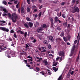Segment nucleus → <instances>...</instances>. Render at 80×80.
Here are the masks:
<instances>
[{"mask_svg":"<svg viewBox=\"0 0 80 80\" xmlns=\"http://www.w3.org/2000/svg\"><path fill=\"white\" fill-rule=\"evenodd\" d=\"M18 2V1H15L14 2V3L15 4H17Z\"/></svg>","mask_w":80,"mask_h":80,"instance_id":"obj_61","label":"nucleus"},{"mask_svg":"<svg viewBox=\"0 0 80 80\" xmlns=\"http://www.w3.org/2000/svg\"><path fill=\"white\" fill-rule=\"evenodd\" d=\"M73 53H74V51L72 50L71 54L70 55V57L72 56V55H73Z\"/></svg>","mask_w":80,"mask_h":80,"instance_id":"obj_19","label":"nucleus"},{"mask_svg":"<svg viewBox=\"0 0 80 80\" xmlns=\"http://www.w3.org/2000/svg\"><path fill=\"white\" fill-rule=\"evenodd\" d=\"M26 20H27V21H28L29 22H30V21H31V19H30V18L28 17L27 18Z\"/></svg>","mask_w":80,"mask_h":80,"instance_id":"obj_30","label":"nucleus"},{"mask_svg":"<svg viewBox=\"0 0 80 80\" xmlns=\"http://www.w3.org/2000/svg\"><path fill=\"white\" fill-rule=\"evenodd\" d=\"M56 67H57V68H56ZM53 70H54V71H55V72H57L58 70V66H56V67H53L52 68Z\"/></svg>","mask_w":80,"mask_h":80,"instance_id":"obj_6","label":"nucleus"},{"mask_svg":"<svg viewBox=\"0 0 80 80\" xmlns=\"http://www.w3.org/2000/svg\"><path fill=\"white\" fill-rule=\"evenodd\" d=\"M37 30L38 33H39L40 32H42L43 31V27H40L37 28Z\"/></svg>","mask_w":80,"mask_h":80,"instance_id":"obj_4","label":"nucleus"},{"mask_svg":"<svg viewBox=\"0 0 80 80\" xmlns=\"http://www.w3.org/2000/svg\"><path fill=\"white\" fill-rule=\"evenodd\" d=\"M62 17L64 18H66V16H65V14L64 13L62 14Z\"/></svg>","mask_w":80,"mask_h":80,"instance_id":"obj_36","label":"nucleus"},{"mask_svg":"<svg viewBox=\"0 0 80 80\" xmlns=\"http://www.w3.org/2000/svg\"><path fill=\"white\" fill-rule=\"evenodd\" d=\"M65 3H66L65 2H62L61 3V6H63V5L65 4Z\"/></svg>","mask_w":80,"mask_h":80,"instance_id":"obj_24","label":"nucleus"},{"mask_svg":"<svg viewBox=\"0 0 80 80\" xmlns=\"http://www.w3.org/2000/svg\"><path fill=\"white\" fill-rule=\"evenodd\" d=\"M0 23H6V21H4V20H2L0 21Z\"/></svg>","mask_w":80,"mask_h":80,"instance_id":"obj_33","label":"nucleus"},{"mask_svg":"<svg viewBox=\"0 0 80 80\" xmlns=\"http://www.w3.org/2000/svg\"><path fill=\"white\" fill-rule=\"evenodd\" d=\"M43 43H45V44L48 45V42L47 40H44L43 42Z\"/></svg>","mask_w":80,"mask_h":80,"instance_id":"obj_29","label":"nucleus"},{"mask_svg":"<svg viewBox=\"0 0 80 80\" xmlns=\"http://www.w3.org/2000/svg\"><path fill=\"white\" fill-rule=\"evenodd\" d=\"M39 22H37L36 24V25L35 26V27H38V26L39 25Z\"/></svg>","mask_w":80,"mask_h":80,"instance_id":"obj_22","label":"nucleus"},{"mask_svg":"<svg viewBox=\"0 0 80 80\" xmlns=\"http://www.w3.org/2000/svg\"><path fill=\"white\" fill-rule=\"evenodd\" d=\"M51 23V27L52 28H53V26L54 25V23H53V22H52Z\"/></svg>","mask_w":80,"mask_h":80,"instance_id":"obj_23","label":"nucleus"},{"mask_svg":"<svg viewBox=\"0 0 80 80\" xmlns=\"http://www.w3.org/2000/svg\"><path fill=\"white\" fill-rule=\"evenodd\" d=\"M63 25H64V26H65L66 27H67V22H64L63 23Z\"/></svg>","mask_w":80,"mask_h":80,"instance_id":"obj_26","label":"nucleus"},{"mask_svg":"<svg viewBox=\"0 0 80 80\" xmlns=\"http://www.w3.org/2000/svg\"><path fill=\"white\" fill-rule=\"evenodd\" d=\"M11 17H12L11 18V19L12 20V22L13 23H15V22H17V20L18 18V16H17V13H12Z\"/></svg>","mask_w":80,"mask_h":80,"instance_id":"obj_1","label":"nucleus"},{"mask_svg":"<svg viewBox=\"0 0 80 80\" xmlns=\"http://www.w3.org/2000/svg\"><path fill=\"white\" fill-rule=\"evenodd\" d=\"M59 59H60V57H58L56 59V61H58V60Z\"/></svg>","mask_w":80,"mask_h":80,"instance_id":"obj_56","label":"nucleus"},{"mask_svg":"<svg viewBox=\"0 0 80 80\" xmlns=\"http://www.w3.org/2000/svg\"><path fill=\"white\" fill-rule=\"evenodd\" d=\"M2 4L5 5H6L7 4V2H6L5 1H2Z\"/></svg>","mask_w":80,"mask_h":80,"instance_id":"obj_21","label":"nucleus"},{"mask_svg":"<svg viewBox=\"0 0 80 80\" xmlns=\"http://www.w3.org/2000/svg\"><path fill=\"white\" fill-rule=\"evenodd\" d=\"M63 39L65 42H67V38L65 37H64L63 38Z\"/></svg>","mask_w":80,"mask_h":80,"instance_id":"obj_46","label":"nucleus"},{"mask_svg":"<svg viewBox=\"0 0 80 80\" xmlns=\"http://www.w3.org/2000/svg\"><path fill=\"white\" fill-rule=\"evenodd\" d=\"M57 29L58 30H59V31L61 30V28L59 27H57Z\"/></svg>","mask_w":80,"mask_h":80,"instance_id":"obj_37","label":"nucleus"},{"mask_svg":"<svg viewBox=\"0 0 80 80\" xmlns=\"http://www.w3.org/2000/svg\"><path fill=\"white\" fill-rule=\"evenodd\" d=\"M13 37H14L15 38H17V35H16V33L14 34Z\"/></svg>","mask_w":80,"mask_h":80,"instance_id":"obj_51","label":"nucleus"},{"mask_svg":"<svg viewBox=\"0 0 80 80\" xmlns=\"http://www.w3.org/2000/svg\"><path fill=\"white\" fill-rule=\"evenodd\" d=\"M27 12H30V8L29 7H28L27 8Z\"/></svg>","mask_w":80,"mask_h":80,"instance_id":"obj_20","label":"nucleus"},{"mask_svg":"<svg viewBox=\"0 0 80 80\" xmlns=\"http://www.w3.org/2000/svg\"><path fill=\"white\" fill-rule=\"evenodd\" d=\"M75 45H74L72 47V50L74 51V50H75Z\"/></svg>","mask_w":80,"mask_h":80,"instance_id":"obj_43","label":"nucleus"},{"mask_svg":"<svg viewBox=\"0 0 80 80\" xmlns=\"http://www.w3.org/2000/svg\"><path fill=\"white\" fill-rule=\"evenodd\" d=\"M11 57H15L16 56H15V53L14 52H11Z\"/></svg>","mask_w":80,"mask_h":80,"instance_id":"obj_11","label":"nucleus"},{"mask_svg":"<svg viewBox=\"0 0 80 80\" xmlns=\"http://www.w3.org/2000/svg\"><path fill=\"white\" fill-rule=\"evenodd\" d=\"M49 39L50 41L51 42H53V37L52 36H49Z\"/></svg>","mask_w":80,"mask_h":80,"instance_id":"obj_13","label":"nucleus"},{"mask_svg":"<svg viewBox=\"0 0 80 80\" xmlns=\"http://www.w3.org/2000/svg\"><path fill=\"white\" fill-rule=\"evenodd\" d=\"M2 46V48H7V46H5V44H3V45Z\"/></svg>","mask_w":80,"mask_h":80,"instance_id":"obj_44","label":"nucleus"},{"mask_svg":"<svg viewBox=\"0 0 80 80\" xmlns=\"http://www.w3.org/2000/svg\"><path fill=\"white\" fill-rule=\"evenodd\" d=\"M67 28H70V24H68Z\"/></svg>","mask_w":80,"mask_h":80,"instance_id":"obj_52","label":"nucleus"},{"mask_svg":"<svg viewBox=\"0 0 80 80\" xmlns=\"http://www.w3.org/2000/svg\"><path fill=\"white\" fill-rule=\"evenodd\" d=\"M0 30H2L3 31H5V32H8L9 30L8 29H7L5 28H3L2 27H0Z\"/></svg>","mask_w":80,"mask_h":80,"instance_id":"obj_3","label":"nucleus"},{"mask_svg":"<svg viewBox=\"0 0 80 80\" xmlns=\"http://www.w3.org/2000/svg\"><path fill=\"white\" fill-rule=\"evenodd\" d=\"M39 38L40 40H41V39H42V37L41 36H39Z\"/></svg>","mask_w":80,"mask_h":80,"instance_id":"obj_64","label":"nucleus"},{"mask_svg":"<svg viewBox=\"0 0 80 80\" xmlns=\"http://www.w3.org/2000/svg\"><path fill=\"white\" fill-rule=\"evenodd\" d=\"M78 60H79V56H78L76 58V62H78Z\"/></svg>","mask_w":80,"mask_h":80,"instance_id":"obj_39","label":"nucleus"},{"mask_svg":"<svg viewBox=\"0 0 80 80\" xmlns=\"http://www.w3.org/2000/svg\"><path fill=\"white\" fill-rule=\"evenodd\" d=\"M26 48H29V46H28V45L27 44H26Z\"/></svg>","mask_w":80,"mask_h":80,"instance_id":"obj_48","label":"nucleus"},{"mask_svg":"<svg viewBox=\"0 0 80 80\" xmlns=\"http://www.w3.org/2000/svg\"><path fill=\"white\" fill-rule=\"evenodd\" d=\"M7 54H8V53H6L5 54L6 56H7V57H8V58H11V56H9V55L7 56Z\"/></svg>","mask_w":80,"mask_h":80,"instance_id":"obj_45","label":"nucleus"},{"mask_svg":"<svg viewBox=\"0 0 80 80\" xmlns=\"http://www.w3.org/2000/svg\"><path fill=\"white\" fill-rule=\"evenodd\" d=\"M75 12L78 13L80 12V9L78 7H74V9L72 10V13H75Z\"/></svg>","mask_w":80,"mask_h":80,"instance_id":"obj_2","label":"nucleus"},{"mask_svg":"<svg viewBox=\"0 0 80 80\" xmlns=\"http://www.w3.org/2000/svg\"><path fill=\"white\" fill-rule=\"evenodd\" d=\"M28 4H30V0H27Z\"/></svg>","mask_w":80,"mask_h":80,"instance_id":"obj_57","label":"nucleus"},{"mask_svg":"<svg viewBox=\"0 0 80 80\" xmlns=\"http://www.w3.org/2000/svg\"><path fill=\"white\" fill-rule=\"evenodd\" d=\"M53 64L52 66L54 67L55 66H57V64H58V62H55V61H54L53 62Z\"/></svg>","mask_w":80,"mask_h":80,"instance_id":"obj_14","label":"nucleus"},{"mask_svg":"<svg viewBox=\"0 0 80 80\" xmlns=\"http://www.w3.org/2000/svg\"><path fill=\"white\" fill-rule=\"evenodd\" d=\"M43 63H44L45 65H48V62L46 59H44L43 61Z\"/></svg>","mask_w":80,"mask_h":80,"instance_id":"obj_10","label":"nucleus"},{"mask_svg":"<svg viewBox=\"0 0 80 80\" xmlns=\"http://www.w3.org/2000/svg\"><path fill=\"white\" fill-rule=\"evenodd\" d=\"M64 52H65L64 51H60L58 53L59 55L61 57H63L64 56Z\"/></svg>","mask_w":80,"mask_h":80,"instance_id":"obj_5","label":"nucleus"},{"mask_svg":"<svg viewBox=\"0 0 80 80\" xmlns=\"http://www.w3.org/2000/svg\"><path fill=\"white\" fill-rule=\"evenodd\" d=\"M37 12V9H35L33 11V13H36V12Z\"/></svg>","mask_w":80,"mask_h":80,"instance_id":"obj_50","label":"nucleus"},{"mask_svg":"<svg viewBox=\"0 0 80 80\" xmlns=\"http://www.w3.org/2000/svg\"><path fill=\"white\" fill-rule=\"evenodd\" d=\"M28 25L30 27L32 28L33 27V22H29L28 23Z\"/></svg>","mask_w":80,"mask_h":80,"instance_id":"obj_9","label":"nucleus"},{"mask_svg":"<svg viewBox=\"0 0 80 80\" xmlns=\"http://www.w3.org/2000/svg\"><path fill=\"white\" fill-rule=\"evenodd\" d=\"M60 41H62V39L61 38H57L56 39V42H60Z\"/></svg>","mask_w":80,"mask_h":80,"instance_id":"obj_15","label":"nucleus"},{"mask_svg":"<svg viewBox=\"0 0 80 80\" xmlns=\"http://www.w3.org/2000/svg\"><path fill=\"white\" fill-rule=\"evenodd\" d=\"M27 44L29 45V47H32V45L30 43H27Z\"/></svg>","mask_w":80,"mask_h":80,"instance_id":"obj_53","label":"nucleus"},{"mask_svg":"<svg viewBox=\"0 0 80 80\" xmlns=\"http://www.w3.org/2000/svg\"><path fill=\"white\" fill-rule=\"evenodd\" d=\"M50 21H51V22H53V19L52 18H51L50 19Z\"/></svg>","mask_w":80,"mask_h":80,"instance_id":"obj_59","label":"nucleus"},{"mask_svg":"<svg viewBox=\"0 0 80 80\" xmlns=\"http://www.w3.org/2000/svg\"><path fill=\"white\" fill-rule=\"evenodd\" d=\"M75 2H76V0H72V3L73 5L75 4Z\"/></svg>","mask_w":80,"mask_h":80,"instance_id":"obj_34","label":"nucleus"},{"mask_svg":"<svg viewBox=\"0 0 80 80\" xmlns=\"http://www.w3.org/2000/svg\"><path fill=\"white\" fill-rule=\"evenodd\" d=\"M24 26L26 27V28H28L29 27L28 26V25H27V23H25L24 24Z\"/></svg>","mask_w":80,"mask_h":80,"instance_id":"obj_32","label":"nucleus"},{"mask_svg":"<svg viewBox=\"0 0 80 80\" xmlns=\"http://www.w3.org/2000/svg\"><path fill=\"white\" fill-rule=\"evenodd\" d=\"M64 36V33L63 32H62L60 36H61V37H63V36Z\"/></svg>","mask_w":80,"mask_h":80,"instance_id":"obj_31","label":"nucleus"},{"mask_svg":"<svg viewBox=\"0 0 80 80\" xmlns=\"http://www.w3.org/2000/svg\"><path fill=\"white\" fill-rule=\"evenodd\" d=\"M27 32H25L24 33V37L25 38L27 36Z\"/></svg>","mask_w":80,"mask_h":80,"instance_id":"obj_55","label":"nucleus"},{"mask_svg":"<svg viewBox=\"0 0 80 80\" xmlns=\"http://www.w3.org/2000/svg\"><path fill=\"white\" fill-rule=\"evenodd\" d=\"M5 9V8L2 6H0V10L1 11H3V10Z\"/></svg>","mask_w":80,"mask_h":80,"instance_id":"obj_18","label":"nucleus"},{"mask_svg":"<svg viewBox=\"0 0 80 80\" xmlns=\"http://www.w3.org/2000/svg\"><path fill=\"white\" fill-rule=\"evenodd\" d=\"M11 33H13L14 32V31H13V30H12L11 31V32H10Z\"/></svg>","mask_w":80,"mask_h":80,"instance_id":"obj_62","label":"nucleus"},{"mask_svg":"<svg viewBox=\"0 0 80 80\" xmlns=\"http://www.w3.org/2000/svg\"><path fill=\"white\" fill-rule=\"evenodd\" d=\"M70 73L68 72V73L67 78H68L70 77Z\"/></svg>","mask_w":80,"mask_h":80,"instance_id":"obj_35","label":"nucleus"},{"mask_svg":"<svg viewBox=\"0 0 80 80\" xmlns=\"http://www.w3.org/2000/svg\"><path fill=\"white\" fill-rule=\"evenodd\" d=\"M3 16L4 17H5V16H7V14H6V13H3L2 14Z\"/></svg>","mask_w":80,"mask_h":80,"instance_id":"obj_58","label":"nucleus"},{"mask_svg":"<svg viewBox=\"0 0 80 80\" xmlns=\"http://www.w3.org/2000/svg\"><path fill=\"white\" fill-rule=\"evenodd\" d=\"M28 60L29 62H32V61H33V58H32V59L31 58V59H28Z\"/></svg>","mask_w":80,"mask_h":80,"instance_id":"obj_47","label":"nucleus"},{"mask_svg":"<svg viewBox=\"0 0 80 80\" xmlns=\"http://www.w3.org/2000/svg\"><path fill=\"white\" fill-rule=\"evenodd\" d=\"M58 17L56 16L55 17V20L56 22H58Z\"/></svg>","mask_w":80,"mask_h":80,"instance_id":"obj_17","label":"nucleus"},{"mask_svg":"<svg viewBox=\"0 0 80 80\" xmlns=\"http://www.w3.org/2000/svg\"><path fill=\"white\" fill-rule=\"evenodd\" d=\"M49 26L48 25H46L45 24H43L42 25V28H47L48 27H49Z\"/></svg>","mask_w":80,"mask_h":80,"instance_id":"obj_8","label":"nucleus"},{"mask_svg":"<svg viewBox=\"0 0 80 80\" xmlns=\"http://www.w3.org/2000/svg\"><path fill=\"white\" fill-rule=\"evenodd\" d=\"M59 8H58L55 10V11H56V12H58V11H59Z\"/></svg>","mask_w":80,"mask_h":80,"instance_id":"obj_63","label":"nucleus"},{"mask_svg":"<svg viewBox=\"0 0 80 80\" xmlns=\"http://www.w3.org/2000/svg\"><path fill=\"white\" fill-rule=\"evenodd\" d=\"M25 12V9H24V8L23 7L21 8V13H23Z\"/></svg>","mask_w":80,"mask_h":80,"instance_id":"obj_12","label":"nucleus"},{"mask_svg":"<svg viewBox=\"0 0 80 80\" xmlns=\"http://www.w3.org/2000/svg\"><path fill=\"white\" fill-rule=\"evenodd\" d=\"M7 15H8V17L9 18H11V14L10 13H8L7 14Z\"/></svg>","mask_w":80,"mask_h":80,"instance_id":"obj_38","label":"nucleus"},{"mask_svg":"<svg viewBox=\"0 0 80 80\" xmlns=\"http://www.w3.org/2000/svg\"><path fill=\"white\" fill-rule=\"evenodd\" d=\"M32 9H34L35 8H36V6H35V5L32 6Z\"/></svg>","mask_w":80,"mask_h":80,"instance_id":"obj_54","label":"nucleus"},{"mask_svg":"<svg viewBox=\"0 0 80 80\" xmlns=\"http://www.w3.org/2000/svg\"><path fill=\"white\" fill-rule=\"evenodd\" d=\"M36 58L37 59V60H38L39 59V61H41V60H42V58H39V57H37Z\"/></svg>","mask_w":80,"mask_h":80,"instance_id":"obj_25","label":"nucleus"},{"mask_svg":"<svg viewBox=\"0 0 80 80\" xmlns=\"http://www.w3.org/2000/svg\"><path fill=\"white\" fill-rule=\"evenodd\" d=\"M0 48L1 50L0 51V52H3L4 50H7V48H3L2 46H0Z\"/></svg>","mask_w":80,"mask_h":80,"instance_id":"obj_7","label":"nucleus"},{"mask_svg":"<svg viewBox=\"0 0 80 80\" xmlns=\"http://www.w3.org/2000/svg\"><path fill=\"white\" fill-rule=\"evenodd\" d=\"M57 15L58 16V17H61V16H62V12H60V14H59L58 13Z\"/></svg>","mask_w":80,"mask_h":80,"instance_id":"obj_40","label":"nucleus"},{"mask_svg":"<svg viewBox=\"0 0 80 80\" xmlns=\"http://www.w3.org/2000/svg\"><path fill=\"white\" fill-rule=\"evenodd\" d=\"M62 75H61L59 77L58 80H62Z\"/></svg>","mask_w":80,"mask_h":80,"instance_id":"obj_27","label":"nucleus"},{"mask_svg":"<svg viewBox=\"0 0 80 80\" xmlns=\"http://www.w3.org/2000/svg\"><path fill=\"white\" fill-rule=\"evenodd\" d=\"M3 11L4 12V13H7L8 12V11L7 10V9H6L5 8L3 9Z\"/></svg>","mask_w":80,"mask_h":80,"instance_id":"obj_28","label":"nucleus"},{"mask_svg":"<svg viewBox=\"0 0 80 80\" xmlns=\"http://www.w3.org/2000/svg\"><path fill=\"white\" fill-rule=\"evenodd\" d=\"M51 45H50V44H49L48 45V48H49V49H50V48H51Z\"/></svg>","mask_w":80,"mask_h":80,"instance_id":"obj_49","label":"nucleus"},{"mask_svg":"<svg viewBox=\"0 0 80 80\" xmlns=\"http://www.w3.org/2000/svg\"><path fill=\"white\" fill-rule=\"evenodd\" d=\"M36 69L38 71H40V68H38V67H36Z\"/></svg>","mask_w":80,"mask_h":80,"instance_id":"obj_42","label":"nucleus"},{"mask_svg":"<svg viewBox=\"0 0 80 80\" xmlns=\"http://www.w3.org/2000/svg\"><path fill=\"white\" fill-rule=\"evenodd\" d=\"M80 32L78 33V35L77 37V40H78V41H79V40H80Z\"/></svg>","mask_w":80,"mask_h":80,"instance_id":"obj_16","label":"nucleus"},{"mask_svg":"<svg viewBox=\"0 0 80 80\" xmlns=\"http://www.w3.org/2000/svg\"><path fill=\"white\" fill-rule=\"evenodd\" d=\"M78 42V41H77V40H76L74 41V43L75 44H76L77 43V42Z\"/></svg>","mask_w":80,"mask_h":80,"instance_id":"obj_60","label":"nucleus"},{"mask_svg":"<svg viewBox=\"0 0 80 80\" xmlns=\"http://www.w3.org/2000/svg\"><path fill=\"white\" fill-rule=\"evenodd\" d=\"M41 15H42V12H40L38 14L39 18L41 17Z\"/></svg>","mask_w":80,"mask_h":80,"instance_id":"obj_41","label":"nucleus"}]
</instances>
